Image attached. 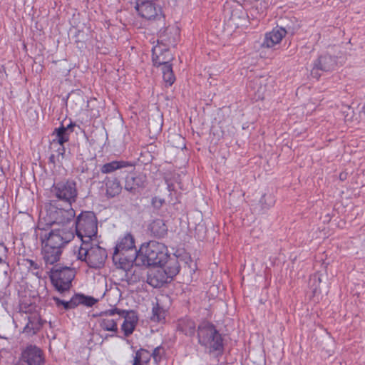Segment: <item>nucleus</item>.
Here are the masks:
<instances>
[{"instance_id": "1", "label": "nucleus", "mask_w": 365, "mask_h": 365, "mask_svg": "<svg viewBox=\"0 0 365 365\" xmlns=\"http://www.w3.org/2000/svg\"><path fill=\"white\" fill-rule=\"evenodd\" d=\"M74 237L71 228L53 229L48 233L40 235L42 255L46 264L57 262L62 254L63 247Z\"/></svg>"}, {"instance_id": "18", "label": "nucleus", "mask_w": 365, "mask_h": 365, "mask_svg": "<svg viewBox=\"0 0 365 365\" xmlns=\"http://www.w3.org/2000/svg\"><path fill=\"white\" fill-rule=\"evenodd\" d=\"M287 31L282 27H277L272 31L265 34L262 46L264 48H272L276 44L281 42L282 38L285 36Z\"/></svg>"}, {"instance_id": "27", "label": "nucleus", "mask_w": 365, "mask_h": 365, "mask_svg": "<svg viewBox=\"0 0 365 365\" xmlns=\"http://www.w3.org/2000/svg\"><path fill=\"white\" fill-rule=\"evenodd\" d=\"M152 355L150 352L145 349H140L136 353L133 359L135 365H148Z\"/></svg>"}, {"instance_id": "10", "label": "nucleus", "mask_w": 365, "mask_h": 365, "mask_svg": "<svg viewBox=\"0 0 365 365\" xmlns=\"http://www.w3.org/2000/svg\"><path fill=\"white\" fill-rule=\"evenodd\" d=\"M43 350L36 345L29 344L21 349L16 365H44Z\"/></svg>"}, {"instance_id": "29", "label": "nucleus", "mask_w": 365, "mask_h": 365, "mask_svg": "<svg viewBox=\"0 0 365 365\" xmlns=\"http://www.w3.org/2000/svg\"><path fill=\"white\" fill-rule=\"evenodd\" d=\"M165 310L160 307L159 304L157 303L152 309L151 320L153 322H160L165 319Z\"/></svg>"}, {"instance_id": "38", "label": "nucleus", "mask_w": 365, "mask_h": 365, "mask_svg": "<svg viewBox=\"0 0 365 365\" xmlns=\"http://www.w3.org/2000/svg\"><path fill=\"white\" fill-rule=\"evenodd\" d=\"M26 262L29 264V267L30 268H34V269H39V266L34 260L27 259Z\"/></svg>"}, {"instance_id": "5", "label": "nucleus", "mask_w": 365, "mask_h": 365, "mask_svg": "<svg viewBox=\"0 0 365 365\" xmlns=\"http://www.w3.org/2000/svg\"><path fill=\"white\" fill-rule=\"evenodd\" d=\"M198 343L208 349L209 351H222L223 339L213 324L208 321L202 322L197 327Z\"/></svg>"}, {"instance_id": "39", "label": "nucleus", "mask_w": 365, "mask_h": 365, "mask_svg": "<svg viewBox=\"0 0 365 365\" xmlns=\"http://www.w3.org/2000/svg\"><path fill=\"white\" fill-rule=\"evenodd\" d=\"M7 252L6 247L4 245L3 242H0V254H5Z\"/></svg>"}, {"instance_id": "32", "label": "nucleus", "mask_w": 365, "mask_h": 365, "mask_svg": "<svg viewBox=\"0 0 365 365\" xmlns=\"http://www.w3.org/2000/svg\"><path fill=\"white\" fill-rule=\"evenodd\" d=\"M164 354H165L164 349L160 346L155 348L153 349V352L150 353V354L152 355V357L156 364H158L161 361V359Z\"/></svg>"}, {"instance_id": "13", "label": "nucleus", "mask_w": 365, "mask_h": 365, "mask_svg": "<svg viewBox=\"0 0 365 365\" xmlns=\"http://www.w3.org/2000/svg\"><path fill=\"white\" fill-rule=\"evenodd\" d=\"M170 281V278L163 267L150 269L148 272L147 282L155 288L161 287Z\"/></svg>"}, {"instance_id": "2", "label": "nucleus", "mask_w": 365, "mask_h": 365, "mask_svg": "<svg viewBox=\"0 0 365 365\" xmlns=\"http://www.w3.org/2000/svg\"><path fill=\"white\" fill-rule=\"evenodd\" d=\"M154 0L138 1L135 6L138 15L148 21V25L155 24L156 29H159L160 38L161 41H165L167 46L175 45L176 38L175 37H168L167 34L170 31L168 27L165 28V17L163 13L160 6H157L153 2Z\"/></svg>"}, {"instance_id": "21", "label": "nucleus", "mask_w": 365, "mask_h": 365, "mask_svg": "<svg viewBox=\"0 0 365 365\" xmlns=\"http://www.w3.org/2000/svg\"><path fill=\"white\" fill-rule=\"evenodd\" d=\"M75 216V210L71 206H68V209H59L56 211V220L58 224H61L64 226L73 221Z\"/></svg>"}, {"instance_id": "6", "label": "nucleus", "mask_w": 365, "mask_h": 365, "mask_svg": "<svg viewBox=\"0 0 365 365\" xmlns=\"http://www.w3.org/2000/svg\"><path fill=\"white\" fill-rule=\"evenodd\" d=\"M76 235L82 243L91 242L96 237L98 221L92 212H85L79 215L75 222Z\"/></svg>"}, {"instance_id": "25", "label": "nucleus", "mask_w": 365, "mask_h": 365, "mask_svg": "<svg viewBox=\"0 0 365 365\" xmlns=\"http://www.w3.org/2000/svg\"><path fill=\"white\" fill-rule=\"evenodd\" d=\"M195 323L189 318L181 319L178 322V329L186 336H192L195 333Z\"/></svg>"}, {"instance_id": "12", "label": "nucleus", "mask_w": 365, "mask_h": 365, "mask_svg": "<svg viewBox=\"0 0 365 365\" xmlns=\"http://www.w3.org/2000/svg\"><path fill=\"white\" fill-rule=\"evenodd\" d=\"M118 315L124 319L121 325V329L125 336H128L133 334L138 324V317L135 311L119 309Z\"/></svg>"}, {"instance_id": "19", "label": "nucleus", "mask_w": 365, "mask_h": 365, "mask_svg": "<svg viewBox=\"0 0 365 365\" xmlns=\"http://www.w3.org/2000/svg\"><path fill=\"white\" fill-rule=\"evenodd\" d=\"M146 182V175L143 173H131L126 176L125 189L130 192H135L138 187H143Z\"/></svg>"}, {"instance_id": "11", "label": "nucleus", "mask_w": 365, "mask_h": 365, "mask_svg": "<svg viewBox=\"0 0 365 365\" xmlns=\"http://www.w3.org/2000/svg\"><path fill=\"white\" fill-rule=\"evenodd\" d=\"M336 65V59L334 56L329 54H323L314 62L311 75L313 78L318 79L321 76L319 71H331Z\"/></svg>"}, {"instance_id": "42", "label": "nucleus", "mask_w": 365, "mask_h": 365, "mask_svg": "<svg viewBox=\"0 0 365 365\" xmlns=\"http://www.w3.org/2000/svg\"><path fill=\"white\" fill-rule=\"evenodd\" d=\"M3 262L2 258L0 257V264Z\"/></svg>"}, {"instance_id": "35", "label": "nucleus", "mask_w": 365, "mask_h": 365, "mask_svg": "<svg viewBox=\"0 0 365 365\" xmlns=\"http://www.w3.org/2000/svg\"><path fill=\"white\" fill-rule=\"evenodd\" d=\"M53 299L54 302H56V304L58 307H59L61 305H62L66 310L72 309L70 300L64 301V300H61L59 298L55 297Z\"/></svg>"}, {"instance_id": "31", "label": "nucleus", "mask_w": 365, "mask_h": 365, "mask_svg": "<svg viewBox=\"0 0 365 365\" xmlns=\"http://www.w3.org/2000/svg\"><path fill=\"white\" fill-rule=\"evenodd\" d=\"M274 199L272 195L264 194L259 200L262 209H269L274 204Z\"/></svg>"}, {"instance_id": "7", "label": "nucleus", "mask_w": 365, "mask_h": 365, "mask_svg": "<svg viewBox=\"0 0 365 365\" xmlns=\"http://www.w3.org/2000/svg\"><path fill=\"white\" fill-rule=\"evenodd\" d=\"M78 258L86 262L90 267L101 268L107 258V252L99 245H93L89 242L81 244L78 249Z\"/></svg>"}, {"instance_id": "37", "label": "nucleus", "mask_w": 365, "mask_h": 365, "mask_svg": "<svg viewBox=\"0 0 365 365\" xmlns=\"http://www.w3.org/2000/svg\"><path fill=\"white\" fill-rule=\"evenodd\" d=\"M165 200L155 197L152 199V205L155 208H160L164 204Z\"/></svg>"}, {"instance_id": "3", "label": "nucleus", "mask_w": 365, "mask_h": 365, "mask_svg": "<svg viewBox=\"0 0 365 365\" xmlns=\"http://www.w3.org/2000/svg\"><path fill=\"white\" fill-rule=\"evenodd\" d=\"M170 255L168 247L161 242L155 240H150L141 245L136 254L135 261L146 267H163Z\"/></svg>"}, {"instance_id": "16", "label": "nucleus", "mask_w": 365, "mask_h": 365, "mask_svg": "<svg viewBox=\"0 0 365 365\" xmlns=\"http://www.w3.org/2000/svg\"><path fill=\"white\" fill-rule=\"evenodd\" d=\"M24 319L27 320V322L24 327L23 333L32 336L41 329L43 324L38 313H26Z\"/></svg>"}, {"instance_id": "22", "label": "nucleus", "mask_w": 365, "mask_h": 365, "mask_svg": "<svg viewBox=\"0 0 365 365\" xmlns=\"http://www.w3.org/2000/svg\"><path fill=\"white\" fill-rule=\"evenodd\" d=\"M163 267H164L163 269L166 272V274H168L170 280L178 274L180 268L178 258L170 256L165 260Z\"/></svg>"}, {"instance_id": "20", "label": "nucleus", "mask_w": 365, "mask_h": 365, "mask_svg": "<svg viewBox=\"0 0 365 365\" xmlns=\"http://www.w3.org/2000/svg\"><path fill=\"white\" fill-rule=\"evenodd\" d=\"M135 250L137 253L135 246V239L130 233H127L118 241L115 250L117 252H126L129 250Z\"/></svg>"}, {"instance_id": "30", "label": "nucleus", "mask_w": 365, "mask_h": 365, "mask_svg": "<svg viewBox=\"0 0 365 365\" xmlns=\"http://www.w3.org/2000/svg\"><path fill=\"white\" fill-rule=\"evenodd\" d=\"M163 77L168 86H170L174 83L175 77L173 71L172 65H167L163 67Z\"/></svg>"}, {"instance_id": "14", "label": "nucleus", "mask_w": 365, "mask_h": 365, "mask_svg": "<svg viewBox=\"0 0 365 365\" xmlns=\"http://www.w3.org/2000/svg\"><path fill=\"white\" fill-rule=\"evenodd\" d=\"M119 309L113 308L106 310L101 314L102 318L99 320L100 327L105 330L114 333L118 331L117 320L118 319H113L112 317L115 314H118Z\"/></svg>"}, {"instance_id": "8", "label": "nucleus", "mask_w": 365, "mask_h": 365, "mask_svg": "<svg viewBox=\"0 0 365 365\" xmlns=\"http://www.w3.org/2000/svg\"><path fill=\"white\" fill-rule=\"evenodd\" d=\"M50 278L56 289L61 293L70 289L75 277L74 270L67 266L54 265L50 270Z\"/></svg>"}, {"instance_id": "4", "label": "nucleus", "mask_w": 365, "mask_h": 365, "mask_svg": "<svg viewBox=\"0 0 365 365\" xmlns=\"http://www.w3.org/2000/svg\"><path fill=\"white\" fill-rule=\"evenodd\" d=\"M75 124L71 123L66 127L61 125L56 128L52 133L53 138L50 144V150L52 151L49 158L48 163L53 168L56 165H61L66 155V148L64 143L69 140V135L73 132Z\"/></svg>"}, {"instance_id": "26", "label": "nucleus", "mask_w": 365, "mask_h": 365, "mask_svg": "<svg viewBox=\"0 0 365 365\" xmlns=\"http://www.w3.org/2000/svg\"><path fill=\"white\" fill-rule=\"evenodd\" d=\"M113 261L119 268L127 269L133 262V257H128L125 255L124 252L114 251Z\"/></svg>"}, {"instance_id": "33", "label": "nucleus", "mask_w": 365, "mask_h": 365, "mask_svg": "<svg viewBox=\"0 0 365 365\" xmlns=\"http://www.w3.org/2000/svg\"><path fill=\"white\" fill-rule=\"evenodd\" d=\"M261 79H256L254 82L255 85H259V88L255 91V97L257 99H263L264 98L265 87L262 86Z\"/></svg>"}, {"instance_id": "34", "label": "nucleus", "mask_w": 365, "mask_h": 365, "mask_svg": "<svg viewBox=\"0 0 365 365\" xmlns=\"http://www.w3.org/2000/svg\"><path fill=\"white\" fill-rule=\"evenodd\" d=\"M82 304L88 307H93L98 300L93 297L86 296L82 294Z\"/></svg>"}, {"instance_id": "40", "label": "nucleus", "mask_w": 365, "mask_h": 365, "mask_svg": "<svg viewBox=\"0 0 365 365\" xmlns=\"http://www.w3.org/2000/svg\"><path fill=\"white\" fill-rule=\"evenodd\" d=\"M346 174H345V173H340L339 178L341 180H344L346 178Z\"/></svg>"}, {"instance_id": "36", "label": "nucleus", "mask_w": 365, "mask_h": 365, "mask_svg": "<svg viewBox=\"0 0 365 365\" xmlns=\"http://www.w3.org/2000/svg\"><path fill=\"white\" fill-rule=\"evenodd\" d=\"M82 294H76L71 297L70 299L72 309H74L77 306L82 304Z\"/></svg>"}, {"instance_id": "15", "label": "nucleus", "mask_w": 365, "mask_h": 365, "mask_svg": "<svg viewBox=\"0 0 365 365\" xmlns=\"http://www.w3.org/2000/svg\"><path fill=\"white\" fill-rule=\"evenodd\" d=\"M152 53V58L154 66H165L167 65H171L170 62L173 59V56L168 48L158 45L153 47Z\"/></svg>"}, {"instance_id": "41", "label": "nucleus", "mask_w": 365, "mask_h": 365, "mask_svg": "<svg viewBox=\"0 0 365 365\" xmlns=\"http://www.w3.org/2000/svg\"><path fill=\"white\" fill-rule=\"evenodd\" d=\"M265 2V6L264 7H267L269 4H272V1H269L268 0L264 1Z\"/></svg>"}, {"instance_id": "17", "label": "nucleus", "mask_w": 365, "mask_h": 365, "mask_svg": "<svg viewBox=\"0 0 365 365\" xmlns=\"http://www.w3.org/2000/svg\"><path fill=\"white\" fill-rule=\"evenodd\" d=\"M105 190V195L108 199L113 198L118 196L122 190V186L120 180L115 177H106L103 181Z\"/></svg>"}, {"instance_id": "9", "label": "nucleus", "mask_w": 365, "mask_h": 365, "mask_svg": "<svg viewBox=\"0 0 365 365\" xmlns=\"http://www.w3.org/2000/svg\"><path fill=\"white\" fill-rule=\"evenodd\" d=\"M51 192L59 200L67 203L68 206H71L77 200V184L73 180H62L53 185Z\"/></svg>"}, {"instance_id": "28", "label": "nucleus", "mask_w": 365, "mask_h": 365, "mask_svg": "<svg viewBox=\"0 0 365 365\" xmlns=\"http://www.w3.org/2000/svg\"><path fill=\"white\" fill-rule=\"evenodd\" d=\"M322 282V274L319 272L310 276L309 279V288L315 296L321 293L320 284Z\"/></svg>"}, {"instance_id": "24", "label": "nucleus", "mask_w": 365, "mask_h": 365, "mask_svg": "<svg viewBox=\"0 0 365 365\" xmlns=\"http://www.w3.org/2000/svg\"><path fill=\"white\" fill-rule=\"evenodd\" d=\"M151 233L157 237H163L168 233V227L162 219L154 220L149 227Z\"/></svg>"}, {"instance_id": "23", "label": "nucleus", "mask_w": 365, "mask_h": 365, "mask_svg": "<svg viewBox=\"0 0 365 365\" xmlns=\"http://www.w3.org/2000/svg\"><path fill=\"white\" fill-rule=\"evenodd\" d=\"M133 166V164L125 160H114L105 163L101 167V172L103 174H108L124 168Z\"/></svg>"}]
</instances>
